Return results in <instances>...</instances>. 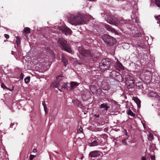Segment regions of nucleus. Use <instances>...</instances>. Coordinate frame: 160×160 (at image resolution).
<instances>
[{
  "label": "nucleus",
  "instance_id": "obj_47",
  "mask_svg": "<svg viewBox=\"0 0 160 160\" xmlns=\"http://www.w3.org/2000/svg\"><path fill=\"white\" fill-rule=\"evenodd\" d=\"M70 160H76V159L74 158H72Z\"/></svg>",
  "mask_w": 160,
  "mask_h": 160
},
{
  "label": "nucleus",
  "instance_id": "obj_42",
  "mask_svg": "<svg viewBox=\"0 0 160 160\" xmlns=\"http://www.w3.org/2000/svg\"><path fill=\"white\" fill-rule=\"evenodd\" d=\"M14 124V123H12L10 125V128H12V126Z\"/></svg>",
  "mask_w": 160,
  "mask_h": 160
},
{
  "label": "nucleus",
  "instance_id": "obj_2",
  "mask_svg": "<svg viewBox=\"0 0 160 160\" xmlns=\"http://www.w3.org/2000/svg\"><path fill=\"white\" fill-rule=\"evenodd\" d=\"M85 16L78 12L71 14L68 22L72 25L77 26L82 24L85 20Z\"/></svg>",
  "mask_w": 160,
  "mask_h": 160
},
{
  "label": "nucleus",
  "instance_id": "obj_27",
  "mask_svg": "<svg viewBox=\"0 0 160 160\" xmlns=\"http://www.w3.org/2000/svg\"><path fill=\"white\" fill-rule=\"evenodd\" d=\"M23 31L25 33H29L30 32V28L28 27L25 28L24 29Z\"/></svg>",
  "mask_w": 160,
  "mask_h": 160
},
{
  "label": "nucleus",
  "instance_id": "obj_15",
  "mask_svg": "<svg viewBox=\"0 0 160 160\" xmlns=\"http://www.w3.org/2000/svg\"><path fill=\"white\" fill-rule=\"evenodd\" d=\"M72 102L74 104L77 105L78 107L82 108V104L81 101L77 99L72 100Z\"/></svg>",
  "mask_w": 160,
  "mask_h": 160
},
{
  "label": "nucleus",
  "instance_id": "obj_55",
  "mask_svg": "<svg viewBox=\"0 0 160 160\" xmlns=\"http://www.w3.org/2000/svg\"><path fill=\"white\" fill-rule=\"evenodd\" d=\"M133 12H133H133H132V13H133Z\"/></svg>",
  "mask_w": 160,
  "mask_h": 160
},
{
  "label": "nucleus",
  "instance_id": "obj_49",
  "mask_svg": "<svg viewBox=\"0 0 160 160\" xmlns=\"http://www.w3.org/2000/svg\"><path fill=\"white\" fill-rule=\"evenodd\" d=\"M142 125H143V126L144 128H145V124H144V123H142Z\"/></svg>",
  "mask_w": 160,
  "mask_h": 160
},
{
  "label": "nucleus",
  "instance_id": "obj_21",
  "mask_svg": "<svg viewBox=\"0 0 160 160\" xmlns=\"http://www.w3.org/2000/svg\"><path fill=\"white\" fill-rule=\"evenodd\" d=\"M1 87L2 88H3L4 89H6L7 90H8L9 91H12L13 90V88L12 89H11L8 87H7L6 85H5V84L3 83H2L1 84Z\"/></svg>",
  "mask_w": 160,
  "mask_h": 160
},
{
  "label": "nucleus",
  "instance_id": "obj_7",
  "mask_svg": "<svg viewBox=\"0 0 160 160\" xmlns=\"http://www.w3.org/2000/svg\"><path fill=\"white\" fill-rule=\"evenodd\" d=\"M125 79L128 88H133L134 86L133 78L131 75L127 74L126 75Z\"/></svg>",
  "mask_w": 160,
  "mask_h": 160
},
{
  "label": "nucleus",
  "instance_id": "obj_43",
  "mask_svg": "<svg viewBox=\"0 0 160 160\" xmlns=\"http://www.w3.org/2000/svg\"><path fill=\"white\" fill-rule=\"evenodd\" d=\"M109 108V106H107L105 108V109L107 111L108 110V108Z\"/></svg>",
  "mask_w": 160,
  "mask_h": 160
},
{
  "label": "nucleus",
  "instance_id": "obj_44",
  "mask_svg": "<svg viewBox=\"0 0 160 160\" xmlns=\"http://www.w3.org/2000/svg\"><path fill=\"white\" fill-rule=\"evenodd\" d=\"M88 17L90 19H91L92 18H93L92 17V16H90L89 15H88Z\"/></svg>",
  "mask_w": 160,
  "mask_h": 160
},
{
  "label": "nucleus",
  "instance_id": "obj_28",
  "mask_svg": "<svg viewBox=\"0 0 160 160\" xmlns=\"http://www.w3.org/2000/svg\"><path fill=\"white\" fill-rule=\"evenodd\" d=\"M149 140L151 141L153 139V136L152 134L149 133L148 137Z\"/></svg>",
  "mask_w": 160,
  "mask_h": 160
},
{
  "label": "nucleus",
  "instance_id": "obj_53",
  "mask_svg": "<svg viewBox=\"0 0 160 160\" xmlns=\"http://www.w3.org/2000/svg\"><path fill=\"white\" fill-rule=\"evenodd\" d=\"M98 138L97 137H95V138L96 139V138Z\"/></svg>",
  "mask_w": 160,
  "mask_h": 160
},
{
  "label": "nucleus",
  "instance_id": "obj_38",
  "mask_svg": "<svg viewBox=\"0 0 160 160\" xmlns=\"http://www.w3.org/2000/svg\"><path fill=\"white\" fill-rule=\"evenodd\" d=\"M24 74L22 73H21L20 74V79H22L23 78Z\"/></svg>",
  "mask_w": 160,
  "mask_h": 160
},
{
  "label": "nucleus",
  "instance_id": "obj_40",
  "mask_svg": "<svg viewBox=\"0 0 160 160\" xmlns=\"http://www.w3.org/2000/svg\"><path fill=\"white\" fill-rule=\"evenodd\" d=\"M4 36L7 39L9 37V35L7 34H5Z\"/></svg>",
  "mask_w": 160,
  "mask_h": 160
},
{
  "label": "nucleus",
  "instance_id": "obj_19",
  "mask_svg": "<svg viewBox=\"0 0 160 160\" xmlns=\"http://www.w3.org/2000/svg\"><path fill=\"white\" fill-rule=\"evenodd\" d=\"M99 138L98 139H97V140L99 142ZM99 143V142H98L96 140H94L90 144V146L91 147H93L95 146H97L98 145V143Z\"/></svg>",
  "mask_w": 160,
  "mask_h": 160
},
{
  "label": "nucleus",
  "instance_id": "obj_17",
  "mask_svg": "<svg viewBox=\"0 0 160 160\" xmlns=\"http://www.w3.org/2000/svg\"><path fill=\"white\" fill-rule=\"evenodd\" d=\"M62 62L63 63L65 67H66L67 65L68 64V62L67 59L65 58L63 55H62Z\"/></svg>",
  "mask_w": 160,
  "mask_h": 160
},
{
  "label": "nucleus",
  "instance_id": "obj_48",
  "mask_svg": "<svg viewBox=\"0 0 160 160\" xmlns=\"http://www.w3.org/2000/svg\"><path fill=\"white\" fill-rule=\"evenodd\" d=\"M142 160H146V158L144 157H143L142 158Z\"/></svg>",
  "mask_w": 160,
  "mask_h": 160
},
{
  "label": "nucleus",
  "instance_id": "obj_8",
  "mask_svg": "<svg viewBox=\"0 0 160 160\" xmlns=\"http://www.w3.org/2000/svg\"><path fill=\"white\" fill-rule=\"evenodd\" d=\"M110 76L118 82L122 81V78L120 73L117 71L113 70L110 73Z\"/></svg>",
  "mask_w": 160,
  "mask_h": 160
},
{
  "label": "nucleus",
  "instance_id": "obj_46",
  "mask_svg": "<svg viewBox=\"0 0 160 160\" xmlns=\"http://www.w3.org/2000/svg\"><path fill=\"white\" fill-rule=\"evenodd\" d=\"M37 152V150L36 149H34L33 150V152Z\"/></svg>",
  "mask_w": 160,
  "mask_h": 160
},
{
  "label": "nucleus",
  "instance_id": "obj_54",
  "mask_svg": "<svg viewBox=\"0 0 160 160\" xmlns=\"http://www.w3.org/2000/svg\"><path fill=\"white\" fill-rule=\"evenodd\" d=\"M125 131H126V130H125ZM126 132V133H127V132Z\"/></svg>",
  "mask_w": 160,
  "mask_h": 160
},
{
  "label": "nucleus",
  "instance_id": "obj_13",
  "mask_svg": "<svg viewBox=\"0 0 160 160\" xmlns=\"http://www.w3.org/2000/svg\"><path fill=\"white\" fill-rule=\"evenodd\" d=\"M100 155V152L96 150L92 151L89 154V157L92 160H94L96 158L99 156Z\"/></svg>",
  "mask_w": 160,
  "mask_h": 160
},
{
  "label": "nucleus",
  "instance_id": "obj_22",
  "mask_svg": "<svg viewBox=\"0 0 160 160\" xmlns=\"http://www.w3.org/2000/svg\"><path fill=\"white\" fill-rule=\"evenodd\" d=\"M116 64L120 69H122L124 68L118 59L117 60Z\"/></svg>",
  "mask_w": 160,
  "mask_h": 160
},
{
  "label": "nucleus",
  "instance_id": "obj_6",
  "mask_svg": "<svg viewBox=\"0 0 160 160\" xmlns=\"http://www.w3.org/2000/svg\"><path fill=\"white\" fill-rule=\"evenodd\" d=\"M68 83L67 82L64 83L63 81L61 80L60 82L59 81H58L57 82H52L51 85L53 86L54 88H57L59 91H61V90L59 89V88L67 89Z\"/></svg>",
  "mask_w": 160,
  "mask_h": 160
},
{
  "label": "nucleus",
  "instance_id": "obj_10",
  "mask_svg": "<svg viewBox=\"0 0 160 160\" xmlns=\"http://www.w3.org/2000/svg\"><path fill=\"white\" fill-rule=\"evenodd\" d=\"M78 50L80 53L84 56L88 57L92 56V54L89 51L83 48L82 47L78 48Z\"/></svg>",
  "mask_w": 160,
  "mask_h": 160
},
{
  "label": "nucleus",
  "instance_id": "obj_18",
  "mask_svg": "<svg viewBox=\"0 0 160 160\" xmlns=\"http://www.w3.org/2000/svg\"><path fill=\"white\" fill-rule=\"evenodd\" d=\"M136 46L139 49H141V48H145L146 47V45L143 42H138Z\"/></svg>",
  "mask_w": 160,
  "mask_h": 160
},
{
  "label": "nucleus",
  "instance_id": "obj_3",
  "mask_svg": "<svg viewBox=\"0 0 160 160\" xmlns=\"http://www.w3.org/2000/svg\"><path fill=\"white\" fill-rule=\"evenodd\" d=\"M58 46L60 47L62 50L72 54L73 52L70 46L67 43V41L63 38H59L57 42Z\"/></svg>",
  "mask_w": 160,
  "mask_h": 160
},
{
  "label": "nucleus",
  "instance_id": "obj_50",
  "mask_svg": "<svg viewBox=\"0 0 160 160\" xmlns=\"http://www.w3.org/2000/svg\"><path fill=\"white\" fill-rule=\"evenodd\" d=\"M87 113V112L86 111L85 112H84V114H86Z\"/></svg>",
  "mask_w": 160,
  "mask_h": 160
},
{
  "label": "nucleus",
  "instance_id": "obj_25",
  "mask_svg": "<svg viewBox=\"0 0 160 160\" xmlns=\"http://www.w3.org/2000/svg\"><path fill=\"white\" fill-rule=\"evenodd\" d=\"M30 77L28 76L26 77L24 79L25 82L26 83H28L30 81Z\"/></svg>",
  "mask_w": 160,
  "mask_h": 160
},
{
  "label": "nucleus",
  "instance_id": "obj_29",
  "mask_svg": "<svg viewBox=\"0 0 160 160\" xmlns=\"http://www.w3.org/2000/svg\"><path fill=\"white\" fill-rule=\"evenodd\" d=\"M154 2L156 6L160 8V0H155Z\"/></svg>",
  "mask_w": 160,
  "mask_h": 160
},
{
  "label": "nucleus",
  "instance_id": "obj_20",
  "mask_svg": "<svg viewBox=\"0 0 160 160\" xmlns=\"http://www.w3.org/2000/svg\"><path fill=\"white\" fill-rule=\"evenodd\" d=\"M133 100L136 103L138 107L140 108L141 105V101L137 98H134Z\"/></svg>",
  "mask_w": 160,
  "mask_h": 160
},
{
  "label": "nucleus",
  "instance_id": "obj_39",
  "mask_svg": "<svg viewBox=\"0 0 160 160\" xmlns=\"http://www.w3.org/2000/svg\"><path fill=\"white\" fill-rule=\"evenodd\" d=\"M150 158L152 160H155V157L154 156H151L150 157Z\"/></svg>",
  "mask_w": 160,
  "mask_h": 160
},
{
  "label": "nucleus",
  "instance_id": "obj_4",
  "mask_svg": "<svg viewBox=\"0 0 160 160\" xmlns=\"http://www.w3.org/2000/svg\"><path fill=\"white\" fill-rule=\"evenodd\" d=\"M111 64V60L109 59H104L99 63V67L102 71H104L109 68Z\"/></svg>",
  "mask_w": 160,
  "mask_h": 160
},
{
  "label": "nucleus",
  "instance_id": "obj_30",
  "mask_svg": "<svg viewBox=\"0 0 160 160\" xmlns=\"http://www.w3.org/2000/svg\"><path fill=\"white\" fill-rule=\"evenodd\" d=\"M128 114L130 116L134 117L135 116V114L131 110H129L128 111Z\"/></svg>",
  "mask_w": 160,
  "mask_h": 160
},
{
  "label": "nucleus",
  "instance_id": "obj_26",
  "mask_svg": "<svg viewBox=\"0 0 160 160\" xmlns=\"http://www.w3.org/2000/svg\"><path fill=\"white\" fill-rule=\"evenodd\" d=\"M154 17L157 21V22L159 24V26L160 27V15L156 17L154 16Z\"/></svg>",
  "mask_w": 160,
  "mask_h": 160
},
{
  "label": "nucleus",
  "instance_id": "obj_37",
  "mask_svg": "<svg viewBox=\"0 0 160 160\" xmlns=\"http://www.w3.org/2000/svg\"><path fill=\"white\" fill-rule=\"evenodd\" d=\"M35 156L32 154H30V155L29 159L30 160H32L33 158L35 157Z\"/></svg>",
  "mask_w": 160,
  "mask_h": 160
},
{
  "label": "nucleus",
  "instance_id": "obj_11",
  "mask_svg": "<svg viewBox=\"0 0 160 160\" xmlns=\"http://www.w3.org/2000/svg\"><path fill=\"white\" fill-rule=\"evenodd\" d=\"M58 29L61 30L65 35L71 34V29L66 26L58 27Z\"/></svg>",
  "mask_w": 160,
  "mask_h": 160
},
{
  "label": "nucleus",
  "instance_id": "obj_9",
  "mask_svg": "<svg viewBox=\"0 0 160 160\" xmlns=\"http://www.w3.org/2000/svg\"><path fill=\"white\" fill-rule=\"evenodd\" d=\"M143 78L146 83L150 82L152 79V74L149 71H145L143 72Z\"/></svg>",
  "mask_w": 160,
  "mask_h": 160
},
{
  "label": "nucleus",
  "instance_id": "obj_52",
  "mask_svg": "<svg viewBox=\"0 0 160 160\" xmlns=\"http://www.w3.org/2000/svg\"><path fill=\"white\" fill-rule=\"evenodd\" d=\"M13 53H14V52L13 51H12V54H13Z\"/></svg>",
  "mask_w": 160,
  "mask_h": 160
},
{
  "label": "nucleus",
  "instance_id": "obj_36",
  "mask_svg": "<svg viewBox=\"0 0 160 160\" xmlns=\"http://www.w3.org/2000/svg\"><path fill=\"white\" fill-rule=\"evenodd\" d=\"M42 105L44 107V110H45V112H46V109H47V107H46L45 106V102H42Z\"/></svg>",
  "mask_w": 160,
  "mask_h": 160
},
{
  "label": "nucleus",
  "instance_id": "obj_34",
  "mask_svg": "<svg viewBox=\"0 0 160 160\" xmlns=\"http://www.w3.org/2000/svg\"><path fill=\"white\" fill-rule=\"evenodd\" d=\"M143 57H144L143 59H142V57L141 58V59H142V60H143L144 61H146V59L147 58V54H143Z\"/></svg>",
  "mask_w": 160,
  "mask_h": 160
},
{
  "label": "nucleus",
  "instance_id": "obj_1",
  "mask_svg": "<svg viewBox=\"0 0 160 160\" xmlns=\"http://www.w3.org/2000/svg\"><path fill=\"white\" fill-rule=\"evenodd\" d=\"M131 17L132 21H130L129 20H124L122 18L118 19L116 17L111 15L107 16L105 19L107 22L111 24L117 26H126L130 31H134L132 33L136 35L139 27V19L138 17H135L134 14L131 15Z\"/></svg>",
  "mask_w": 160,
  "mask_h": 160
},
{
  "label": "nucleus",
  "instance_id": "obj_32",
  "mask_svg": "<svg viewBox=\"0 0 160 160\" xmlns=\"http://www.w3.org/2000/svg\"><path fill=\"white\" fill-rule=\"evenodd\" d=\"M77 133H83V129L81 127H80L77 130Z\"/></svg>",
  "mask_w": 160,
  "mask_h": 160
},
{
  "label": "nucleus",
  "instance_id": "obj_16",
  "mask_svg": "<svg viewBox=\"0 0 160 160\" xmlns=\"http://www.w3.org/2000/svg\"><path fill=\"white\" fill-rule=\"evenodd\" d=\"M70 89L72 90L75 88L76 87L78 86L79 85V83L75 82H70Z\"/></svg>",
  "mask_w": 160,
  "mask_h": 160
},
{
  "label": "nucleus",
  "instance_id": "obj_45",
  "mask_svg": "<svg viewBox=\"0 0 160 160\" xmlns=\"http://www.w3.org/2000/svg\"><path fill=\"white\" fill-rule=\"evenodd\" d=\"M94 116L97 118H99V115L98 114H95Z\"/></svg>",
  "mask_w": 160,
  "mask_h": 160
},
{
  "label": "nucleus",
  "instance_id": "obj_35",
  "mask_svg": "<svg viewBox=\"0 0 160 160\" xmlns=\"http://www.w3.org/2000/svg\"><path fill=\"white\" fill-rule=\"evenodd\" d=\"M107 106V105L106 104L102 103V104H101V105L100 106V108H104Z\"/></svg>",
  "mask_w": 160,
  "mask_h": 160
},
{
  "label": "nucleus",
  "instance_id": "obj_51",
  "mask_svg": "<svg viewBox=\"0 0 160 160\" xmlns=\"http://www.w3.org/2000/svg\"><path fill=\"white\" fill-rule=\"evenodd\" d=\"M2 150L3 151H5V149H4V147H2Z\"/></svg>",
  "mask_w": 160,
  "mask_h": 160
},
{
  "label": "nucleus",
  "instance_id": "obj_41",
  "mask_svg": "<svg viewBox=\"0 0 160 160\" xmlns=\"http://www.w3.org/2000/svg\"><path fill=\"white\" fill-rule=\"evenodd\" d=\"M134 8H135V10H138V6L137 4L134 5Z\"/></svg>",
  "mask_w": 160,
  "mask_h": 160
},
{
  "label": "nucleus",
  "instance_id": "obj_33",
  "mask_svg": "<svg viewBox=\"0 0 160 160\" xmlns=\"http://www.w3.org/2000/svg\"><path fill=\"white\" fill-rule=\"evenodd\" d=\"M62 77V75H59L56 78V81H55L54 82H57L58 81H59L60 82L61 80L62 81L61 78H61Z\"/></svg>",
  "mask_w": 160,
  "mask_h": 160
},
{
  "label": "nucleus",
  "instance_id": "obj_12",
  "mask_svg": "<svg viewBox=\"0 0 160 160\" xmlns=\"http://www.w3.org/2000/svg\"><path fill=\"white\" fill-rule=\"evenodd\" d=\"M148 96L152 99L156 100H160V96L156 93L153 92H150L148 93Z\"/></svg>",
  "mask_w": 160,
  "mask_h": 160
},
{
  "label": "nucleus",
  "instance_id": "obj_5",
  "mask_svg": "<svg viewBox=\"0 0 160 160\" xmlns=\"http://www.w3.org/2000/svg\"><path fill=\"white\" fill-rule=\"evenodd\" d=\"M102 38L104 42L107 45L112 46L116 42L115 38L108 34H104L102 36Z\"/></svg>",
  "mask_w": 160,
  "mask_h": 160
},
{
  "label": "nucleus",
  "instance_id": "obj_14",
  "mask_svg": "<svg viewBox=\"0 0 160 160\" xmlns=\"http://www.w3.org/2000/svg\"><path fill=\"white\" fill-rule=\"evenodd\" d=\"M106 29L109 31H110L112 33L117 34L118 33L114 29L112 28L110 25L108 24H105V25Z\"/></svg>",
  "mask_w": 160,
  "mask_h": 160
},
{
  "label": "nucleus",
  "instance_id": "obj_23",
  "mask_svg": "<svg viewBox=\"0 0 160 160\" xmlns=\"http://www.w3.org/2000/svg\"><path fill=\"white\" fill-rule=\"evenodd\" d=\"M16 43L17 45V46H19V45L21 43L20 38L18 36H17L16 37Z\"/></svg>",
  "mask_w": 160,
  "mask_h": 160
},
{
  "label": "nucleus",
  "instance_id": "obj_24",
  "mask_svg": "<svg viewBox=\"0 0 160 160\" xmlns=\"http://www.w3.org/2000/svg\"><path fill=\"white\" fill-rule=\"evenodd\" d=\"M136 86L137 87L138 89H141L142 88L143 86L141 82H139L137 83Z\"/></svg>",
  "mask_w": 160,
  "mask_h": 160
},
{
  "label": "nucleus",
  "instance_id": "obj_31",
  "mask_svg": "<svg viewBox=\"0 0 160 160\" xmlns=\"http://www.w3.org/2000/svg\"><path fill=\"white\" fill-rule=\"evenodd\" d=\"M86 42L88 43H90L93 42V39L91 38H88L86 39Z\"/></svg>",
  "mask_w": 160,
  "mask_h": 160
}]
</instances>
